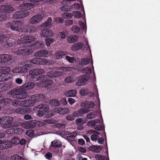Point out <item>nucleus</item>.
<instances>
[{"label": "nucleus", "mask_w": 160, "mask_h": 160, "mask_svg": "<svg viewBox=\"0 0 160 160\" xmlns=\"http://www.w3.org/2000/svg\"><path fill=\"white\" fill-rule=\"evenodd\" d=\"M77 135V133L76 132H73L70 135L67 136V139L68 140L70 141H74Z\"/></svg>", "instance_id": "58836bf2"}, {"label": "nucleus", "mask_w": 160, "mask_h": 160, "mask_svg": "<svg viewBox=\"0 0 160 160\" xmlns=\"http://www.w3.org/2000/svg\"><path fill=\"white\" fill-rule=\"evenodd\" d=\"M27 62L28 63L24 64V66L27 68H33L35 65H46L48 62L45 59L35 58L28 60Z\"/></svg>", "instance_id": "423d86ee"}, {"label": "nucleus", "mask_w": 160, "mask_h": 160, "mask_svg": "<svg viewBox=\"0 0 160 160\" xmlns=\"http://www.w3.org/2000/svg\"><path fill=\"white\" fill-rule=\"evenodd\" d=\"M40 35L44 37H52L53 35V33L51 30L48 29H44L41 31Z\"/></svg>", "instance_id": "a878e982"}, {"label": "nucleus", "mask_w": 160, "mask_h": 160, "mask_svg": "<svg viewBox=\"0 0 160 160\" xmlns=\"http://www.w3.org/2000/svg\"><path fill=\"white\" fill-rule=\"evenodd\" d=\"M32 52V51L30 49L23 48L16 51L15 53L19 56H27L31 54Z\"/></svg>", "instance_id": "a211bd4d"}, {"label": "nucleus", "mask_w": 160, "mask_h": 160, "mask_svg": "<svg viewBox=\"0 0 160 160\" xmlns=\"http://www.w3.org/2000/svg\"><path fill=\"white\" fill-rule=\"evenodd\" d=\"M35 40V38L33 36H27L23 38H20L17 40V43L19 44L31 43Z\"/></svg>", "instance_id": "f8f14e48"}, {"label": "nucleus", "mask_w": 160, "mask_h": 160, "mask_svg": "<svg viewBox=\"0 0 160 160\" xmlns=\"http://www.w3.org/2000/svg\"><path fill=\"white\" fill-rule=\"evenodd\" d=\"M10 71V68L7 67H1V82H3L4 80L6 81L9 78L5 76L8 74Z\"/></svg>", "instance_id": "4468645a"}, {"label": "nucleus", "mask_w": 160, "mask_h": 160, "mask_svg": "<svg viewBox=\"0 0 160 160\" xmlns=\"http://www.w3.org/2000/svg\"><path fill=\"white\" fill-rule=\"evenodd\" d=\"M44 73L43 70L40 68H35L30 70L29 72V75L31 76L33 80L34 77L35 78L38 75L42 74Z\"/></svg>", "instance_id": "f3484780"}, {"label": "nucleus", "mask_w": 160, "mask_h": 160, "mask_svg": "<svg viewBox=\"0 0 160 160\" xmlns=\"http://www.w3.org/2000/svg\"><path fill=\"white\" fill-rule=\"evenodd\" d=\"M96 115L94 113L90 112L87 115V118L88 119H92L95 118Z\"/></svg>", "instance_id": "09e8293b"}, {"label": "nucleus", "mask_w": 160, "mask_h": 160, "mask_svg": "<svg viewBox=\"0 0 160 160\" xmlns=\"http://www.w3.org/2000/svg\"><path fill=\"white\" fill-rule=\"evenodd\" d=\"M61 103L64 105H65L67 104L68 102L66 99L64 98H62L60 101Z\"/></svg>", "instance_id": "774afa93"}, {"label": "nucleus", "mask_w": 160, "mask_h": 160, "mask_svg": "<svg viewBox=\"0 0 160 160\" xmlns=\"http://www.w3.org/2000/svg\"><path fill=\"white\" fill-rule=\"evenodd\" d=\"M13 120L12 117L7 116L1 118V124L2 128H9L13 126L12 122Z\"/></svg>", "instance_id": "0eeeda50"}, {"label": "nucleus", "mask_w": 160, "mask_h": 160, "mask_svg": "<svg viewBox=\"0 0 160 160\" xmlns=\"http://www.w3.org/2000/svg\"><path fill=\"white\" fill-rule=\"evenodd\" d=\"M34 132L32 130H29L26 132V134L29 137H32L33 135Z\"/></svg>", "instance_id": "5fc2aeb1"}, {"label": "nucleus", "mask_w": 160, "mask_h": 160, "mask_svg": "<svg viewBox=\"0 0 160 160\" xmlns=\"http://www.w3.org/2000/svg\"><path fill=\"white\" fill-rule=\"evenodd\" d=\"M72 15H73L74 17L76 18H79L82 16V14L79 11H74L72 12Z\"/></svg>", "instance_id": "c03bdc74"}, {"label": "nucleus", "mask_w": 160, "mask_h": 160, "mask_svg": "<svg viewBox=\"0 0 160 160\" xmlns=\"http://www.w3.org/2000/svg\"><path fill=\"white\" fill-rule=\"evenodd\" d=\"M90 59L88 58H82L81 59L80 62V64L81 65H84L87 64L90 62Z\"/></svg>", "instance_id": "ea45409f"}, {"label": "nucleus", "mask_w": 160, "mask_h": 160, "mask_svg": "<svg viewBox=\"0 0 160 160\" xmlns=\"http://www.w3.org/2000/svg\"><path fill=\"white\" fill-rule=\"evenodd\" d=\"M67 53L68 52L66 51H59L55 53L54 57L57 59H61L63 56L67 55Z\"/></svg>", "instance_id": "7c9ffc66"}, {"label": "nucleus", "mask_w": 160, "mask_h": 160, "mask_svg": "<svg viewBox=\"0 0 160 160\" xmlns=\"http://www.w3.org/2000/svg\"><path fill=\"white\" fill-rule=\"evenodd\" d=\"M15 137H13L11 141L6 140H1V149L4 150L11 148L13 144H15Z\"/></svg>", "instance_id": "9d476101"}, {"label": "nucleus", "mask_w": 160, "mask_h": 160, "mask_svg": "<svg viewBox=\"0 0 160 160\" xmlns=\"http://www.w3.org/2000/svg\"><path fill=\"white\" fill-rule=\"evenodd\" d=\"M42 17L41 15H35L29 20V23L31 24H36L39 22L42 19Z\"/></svg>", "instance_id": "412c9836"}, {"label": "nucleus", "mask_w": 160, "mask_h": 160, "mask_svg": "<svg viewBox=\"0 0 160 160\" xmlns=\"http://www.w3.org/2000/svg\"><path fill=\"white\" fill-rule=\"evenodd\" d=\"M71 7L70 6H63L60 8V9L62 11H68L69 9L71 8Z\"/></svg>", "instance_id": "49530a36"}, {"label": "nucleus", "mask_w": 160, "mask_h": 160, "mask_svg": "<svg viewBox=\"0 0 160 160\" xmlns=\"http://www.w3.org/2000/svg\"><path fill=\"white\" fill-rule=\"evenodd\" d=\"M13 9L11 6L8 4L1 6V12L5 13H10L13 11Z\"/></svg>", "instance_id": "4be33fe9"}, {"label": "nucleus", "mask_w": 160, "mask_h": 160, "mask_svg": "<svg viewBox=\"0 0 160 160\" xmlns=\"http://www.w3.org/2000/svg\"><path fill=\"white\" fill-rule=\"evenodd\" d=\"M52 20V18L51 17H49L46 22L41 25V27L42 28L43 27L44 28H50L52 25V23H51Z\"/></svg>", "instance_id": "72a5a7b5"}, {"label": "nucleus", "mask_w": 160, "mask_h": 160, "mask_svg": "<svg viewBox=\"0 0 160 160\" xmlns=\"http://www.w3.org/2000/svg\"><path fill=\"white\" fill-rule=\"evenodd\" d=\"M54 40V39L52 38L47 39L46 40V44L47 47L50 46L51 43L53 42Z\"/></svg>", "instance_id": "8fccbe9b"}, {"label": "nucleus", "mask_w": 160, "mask_h": 160, "mask_svg": "<svg viewBox=\"0 0 160 160\" xmlns=\"http://www.w3.org/2000/svg\"><path fill=\"white\" fill-rule=\"evenodd\" d=\"M63 72L61 71H52L50 75H46L39 77L37 79L38 80H41L38 83L39 86L42 87H46L53 83L52 80L50 79L53 77H56L61 76Z\"/></svg>", "instance_id": "f257e3e1"}, {"label": "nucleus", "mask_w": 160, "mask_h": 160, "mask_svg": "<svg viewBox=\"0 0 160 160\" xmlns=\"http://www.w3.org/2000/svg\"><path fill=\"white\" fill-rule=\"evenodd\" d=\"M23 132V129L20 128H16L14 129V133L20 134Z\"/></svg>", "instance_id": "3c124183"}, {"label": "nucleus", "mask_w": 160, "mask_h": 160, "mask_svg": "<svg viewBox=\"0 0 160 160\" xmlns=\"http://www.w3.org/2000/svg\"><path fill=\"white\" fill-rule=\"evenodd\" d=\"M73 115H72L71 114L68 115L66 117V119L69 121H72L74 119V117Z\"/></svg>", "instance_id": "603ef678"}, {"label": "nucleus", "mask_w": 160, "mask_h": 160, "mask_svg": "<svg viewBox=\"0 0 160 160\" xmlns=\"http://www.w3.org/2000/svg\"><path fill=\"white\" fill-rule=\"evenodd\" d=\"M34 5L32 3H23L20 5V7L24 10L15 12L13 15V18L16 19L24 18L29 15L30 9L32 8Z\"/></svg>", "instance_id": "f03ea898"}, {"label": "nucleus", "mask_w": 160, "mask_h": 160, "mask_svg": "<svg viewBox=\"0 0 160 160\" xmlns=\"http://www.w3.org/2000/svg\"><path fill=\"white\" fill-rule=\"evenodd\" d=\"M50 103L53 107H54L58 106L60 105L58 100L55 99L50 100Z\"/></svg>", "instance_id": "a19ab883"}, {"label": "nucleus", "mask_w": 160, "mask_h": 160, "mask_svg": "<svg viewBox=\"0 0 160 160\" xmlns=\"http://www.w3.org/2000/svg\"><path fill=\"white\" fill-rule=\"evenodd\" d=\"M88 90L87 89L84 88L81 89L80 91V93L81 95L84 96H86L88 93Z\"/></svg>", "instance_id": "de8ad7c7"}, {"label": "nucleus", "mask_w": 160, "mask_h": 160, "mask_svg": "<svg viewBox=\"0 0 160 160\" xmlns=\"http://www.w3.org/2000/svg\"><path fill=\"white\" fill-rule=\"evenodd\" d=\"M14 44V41L11 40H9L8 37L1 35V44L5 48L12 46Z\"/></svg>", "instance_id": "1a4fd4ad"}, {"label": "nucleus", "mask_w": 160, "mask_h": 160, "mask_svg": "<svg viewBox=\"0 0 160 160\" xmlns=\"http://www.w3.org/2000/svg\"><path fill=\"white\" fill-rule=\"evenodd\" d=\"M11 84L10 83H1V92H4L9 89Z\"/></svg>", "instance_id": "473e14b6"}, {"label": "nucleus", "mask_w": 160, "mask_h": 160, "mask_svg": "<svg viewBox=\"0 0 160 160\" xmlns=\"http://www.w3.org/2000/svg\"><path fill=\"white\" fill-rule=\"evenodd\" d=\"M76 91L75 90H71L67 91L65 92V95L68 97H74L76 96Z\"/></svg>", "instance_id": "f704fd0d"}, {"label": "nucleus", "mask_w": 160, "mask_h": 160, "mask_svg": "<svg viewBox=\"0 0 160 160\" xmlns=\"http://www.w3.org/2000/svg\"><path fill=\"white\" fill-rule=\"evenodd\" d=\"M34 82H26L24 84L20 87L22 91H26L33 88L35 86Z\"/></svg>", "instance_id": "6ab92c4d"}, {"label": "nucleus", "mask_w": 160, "mask_h": 160, "mask_svg": "<svg viewBox=\"0 0 160 160\" xmlns=\"http://www.w3.org/2000/svg\"><path fill=\"white\" fill-rule=\"evenodd\" d=\"M64 21V19L61 17H57L54 18V22L57 23H62Z\"/></svg>", "instance_id": "a18cd8bd"}, {"label": "nucleus", "mask_w": 160, "mask_h": 160, "mask_svg": "<svg viewBox=\"0 0 160 160\" xmlns=\"http://www.w3.org/2000/svg\"><path fill=\"white\" fill-rule=\"evenodd\" d=\"M27 67L24 66V65L22 66H20L15 68H14L12 71L14 73H23L26 72L28 71Z\"/></svg>", "instance_id": "bb28decb"}, {"label": "nucleus", "mask_w": 160, "mask_h": 160, "mask_svg": "<svg viewBox=\"0 0 160 160\" xmlns=\"http://www.w3.org/2000/svg\"><path fill=\"white\" fill-rule=\"evenodd\" d=\"M36 120H30L27 122H25L24 124L25 126V128H32L35 127L36 125Z\"/></svg>", "instance_id": "c85d7f7f"}, {"label": "nucleus", "mask_w": 160, "mask_h": 160, "mask_svg": "<svg viewBox=\"0 0 160 160\" xmlns=\"http://www.w3.org/2000/svg\"><path fill=\"white\" fill-rule=\"evenodd\" d=\"M21 30L22 32L27 33H34L37 31V29L35 26L28 24H24L21 27Z\"/></svg>", "instance_id": "9b49d317"}, {"label": "nucleus", "mask_w": 160, "mask_h": 160, "mask_svg": "<svg viewBox=\"0 0 160 160\" xmlns=\"http://www.w3.org/2000/svg\"><path fill=\"white\" fill-rule=\"evenodd\" d=\"M78 36L76 35H71L68 38L67 41L70 43H74L78 40Z\"/></svg>", "instance_id": "e433bc0d"}, {"label": "nucleus", "mask_w": 160, "mask_h": 160, "mask_svg": "<svg viewBox=\"0 0 160 160\" xmlns=\"http://www.w3.org/2000/svg\"><path fill=\"white\" fill-rule=\"evenodd\" d=\"M95 158L98 160H105V157L103 156L97 154L95 156Z\"/></svg>", "instance_id": "6e6d98bb"}, {"label": "nucleus", "mask_w": 160, "mask_h": 160, "mask_svg": "<svg viewBox=\"0 0 160 160\" xmlns=\"http://www.w3.org/2000/svg\"><path fill=\"white\" fill-rule=\"evenodd\" d=\"M61 142L56 140L52 141L51 143V147H52V149L53 152L58 153L59 152V148L62 146Z\"/></svg>", "instance_id": "dca6fc26"}, {"label": "nucleus", "mask_w": 160, "mask_h": 160, "mask_svg": "<svg viewBox=\"0 0 160 160\" xmlns=\"http://www.w3.org/2000/svg\"><path fill=\"white\" fill-rule=\"evenodd\" d=\"M9 93L11 96L18 99H24L28 96L27 91H22L20 88H14L11 90Z\"/></svg>", "instance_id": "39448f33"}, {"label": "nucleus", "mask_w": 160, "mask_h": 160, "mask_svg": "<svg viewBox=\"0 0 160 160\" xmlns=\"http://www.w3.org/2000/svg\"><path fill=\"white\" fill-rule=\"evenodd\" d=\"M38 110L37 115L38 117H44L45 114V111L48 108V106L46 103L40 104L37 106V108Z\"/></svg>", "instance_id": "ddd939ff"}, {"label": "nucleus", "mask_w": 160, "mask_h": 160, "mask_svg": "<svg viewBox=\"0 0 160 160\" xmlns=\"http://www.w3.org/2000/svg\"><path fill=\"white\" fill-rule=\"evenodd\" d=\"M90 149L93 152L99 153L102 150V147L100 146H92L90 147Z\"/></svg>", "instance_id": "c9c22d12"}, {"label": "nucleus", "mask_w": 160, "mask_h": 160, "mask_svg": "<svg viewBox=\"0 0 160 160\" xmlns=\"http://www.w3.org/2000/svg\"><path fill=\"white\" fill-rule=\"evenodd\" d=\"M7 17V14L6 13H1V21H4Z\"/></svg>", "instance_id": "13d9d810"}, {"label": "nucleus", "mask_w": 160, "mask_h": 160, "mask_svg": "<svg viewBox=\"0 0 160 160\" xmlns=\"http://www.w3.org/2000/svg\"><path fill=\"white\" fill-rule=\"evenodd\" d=\"M12 59V57L8 54H1V62H3L5 64H8V62Z\"/></svg>", "instance_id": "5701e85b"}, {"label": "nucleus", "mask_w": 160, "mask_h": 160, "mask_svg": "<svg viewBox=\"0 0 160 160\" xmlns=\"http://www.w3.org/2000/svg\"><path fill=\"white\" fill-rule=\"evenodd\" d=\"M66 59L69 62H72L74 60L73 57H71L68 56H65Z\"/></svg>", "instance_id": "bf43d9fd"}, {"label": "nucleus", "mask_w": 160, "mask_h": 160, "mask_svg": "<svg viewBox=\"0 0 160 160\" xmlns=\"http://www.w3.org/2000/svg\"><path fill=\"white\" fill-rule=\"evenodd\" d=\"M82 73H85V74H83L79 76L76 82V84L78 86H81L84 85L89 79V74L91 72V70L89 67H86L82 70Z\"/></svg>", "instance_id": "20e7f679"}, {"label": "nucleus", "mask_w": 160, "mask_h": 160, "mask_svg": "<svg viewBox=\"0 0 160 160\" xmlns=\"http://www.w3.org/2000/svg\"><path fill=\"white\" fill-rule=\"evenodd\" d=\"M98 137V136L97 135L93 134L91 137V139L93 141H96Z\"/></svg>", "instance_id": "680f3d73"}, {"label": "nucleus", "mask_w": 160, "mask_h": 160, "mask_svg": "<svg viewBox=\"0 0 160 160\" xmlns=\"http://www.w3.org/2000/svg\"><path fill=\"white\" fill-rule=\"evenodd\" d=\"M36 125H37L39 127H42L45 126L46 124L45 122L40 121H36Z\"/></svg>", "instance_id": "4d7b16f0"}, {"label": "nucleus", "mask_w": 160, "mask_h": 160, "mask_svg": "<svg viewBox=\"0 0 160 160\" xmlns=\"http://www.w3.org/2000/svg\"><path fill=\"white\" fill-rule=\"evenodd\" d=\"M31 110L29 108L25 107H20L17 108L15 112L19 114H24L26 113H28L30 112Z\"/></svg>", "instance_id": "393cba45"}, {"label": "nucleus", "mask_w": 160, "mask_h": 160, "mask_svg": "<svg viewBox=\"0 0 160 160\" xmlns=\"http://www.w3.org/2000/svg\"><path fill=\"white\" fill-rule=\"evenodd\" d=\"M58 35L61 38L64 39L66 38V34L64 32H60L59 33Z\"/></svg>", "instance_id": "69168bd1"}, {"label": "nucleus", "mask_w": 160, "mask_h": 160, "mask_svg": "<svg viewBox=\"0 0 160 160\" xmlns=\"http://www.w3.org/2000/svg\"><path fill=\"white\" fill-rule=\"evenodd\" d=\"M4 103V104L8 105H13L14 106H17L19 104L20 101L16 99L13 101L9 98H6L4 99H1V105Z\"/></svg>", "instance_id": "2eb2a0df"}, {"label": "nucleus", "mask_w": 160, "mask_h": 160, "mask_svg": "<svg viewBox=\"0 0 160 160\" xmlns=\"http://www.w3.org/2000/svg\"><path fill=\"white\" fill-rule=\"evenodd\" d=\"M45 98L43 94H36L32 95L31 99L23 100L20 102L19 105L23 107H31L33 106L36 102L42 101Z\"/></svg>", "instance_id": "7ed1b4c3"}, {"label": "nucleus", "mask_w": 160, "mask_h": 160, "mask_svg": "<svg viewBox=\"0 0 160 160\" xmlns=\"http://www.w3.org/2000/svg\"><path fill=\"white\" fill-rule=\"evenodd\" d=\"M72 14L69 12H64L62 14V17L65 19H70L72 18Z\"/></svg>", "instance_id": "79ce46f5"}, {"label": "nucleus", "mask_w": 160, "mask_h": 160, "mask_svg": "<svg viewBox=\"0 0 160 160\" xmlns=\"http://www.w3.org/2000/svg\"><path fill=\"white\" fill-rule=\"evenodd\" d=\"M44 44L41 41H38L34 42L32 45V47L34 50H37L43 48Z\"/></svg>", "instance_id": "cd10ccee"}, {"label": "nucleus", "mask_w": 160, "mask_h": 160, "mask_svg": "<svg viewBox=\"0 0 160 160\" xmlns=\"http://www.w3.org/2000/svg\"><path fill=\"white\" fill-rule=\"evenodd\" d=\"M71 30L74 33H78L79 32L80 28L77 25H73L72 27Z\"/></svg>", "instance_id": "37998d69"}, {"label": "nucleus", "mask_w": 160, "mask_h": 160, "mask_svg": "<svg viewBox=\"0 0 160 160\" xmlns=\"http://www.w3.org/2000/svg\"><path fill=\"white\" fill-rule=\"evenodd\" d=\"M54 111L60 114H64L68 113L69 112V109L67 108H56Z\"/></svg>", "instance_id": "2f4dec72"}, {"label": "nucleus", "mask_w": 160, "mask_h": 160, "mask_svg": "<svg viewBox=\"0 0 160 160\" xmlns=\"http://www.w3.org/2000/svg\"><path fill=\"white\" fill-rule=\"evenodd\" d=\"M84 46V44L82 42H77L73 44L71 47V49L74 51H77L81 49Z\"/></svg>", "instance_id": "c756f323"}, {"label": "nucleus", "mask_w": 160, "mask_h": 160, "mask_svg": "<svg viewBox=\"0 0 160 160\" xmlns=\"http://www.w3.org/2000/svg\"><path fill=\"white\" fill-rule=\"evenodd\" d=\"M11 159L12 160H27L19 155L15 154L11 156Z\"/></svg>", "instance_id": "4c0bfd02"}, {"label": "nucleus", "mask_w": 160, "mask_h": 160, "mask_svg": "<svg viewBox=\"0 0 160 160\" xmlns=\"http://www.w3.org/2000/svg\"><path fill=\"white\" fill-rule=\"evenodd\" d=\"M72 7V8H75L76 10H78L80 8L79 4L78 3L73 4Z\"/></svg>", "instance_id": "338daca9"}, {"label": "nucleus", "mask_w": 160, "mask_h": 160, "mask_svg": "<svg viewBox=\"0 0 160 160\" xmlns=\"http://www.w3.org/2000/svg\"><path fill=\"white\" fill-rule=\"evenodd\" d=\"M72 81V78L71 76H67L65 80V82L67 83H71Z\"/></svg>", "instance_id": "864d4df0"}, {"label": "nucleus", "mask_w": 160, "mask_h": 160, "mask_svg": "<svg viewBox=\"0 0 160 160\" xmlns=\"http://www.w3.org/2000/svg\"><path fill=\"white\" fill-rule=\"evenodd\" d=\"M36 57L45 58L49 56L48 51L46 50H42L38 51L35 53Z\"/></svg>", "instance_id": "b1692460"}, {"label": "nucleus", "mask_w": 160, "mask_h": 160, "mask_svg": "<svg viewBox=\"0 0 160 160\" xmlns=\"http://www.w3.org/2000/svg\"><path fill=\"white\" fill-rule=\"evenodd\" d=\"M78 143L79 144L83 146L85 144V141L82 138L79 139L78 140Z\"/></svg>", "instance_id": "0e129e2a"}, {"label": "nucleus", "mask_w": 160, "mask_h": 160, "mask_svg": "<svg viewBox=\"0 0 160 160\" xmlns=\"http://www.w3.org/2000/svg\"><path fill=\"white\" fill-rule=\"evenodd\" d=\"M90 110L88 108H82L73 113L74 117H80L82 116L83 114L89 112Z\"/></svg>", "instance_id": "aec40b11"}, {"label": "nucleus", "mask_w": 160, "mask_h": 160, "mask_svg": "<svg viewBox=\"0 0 160 160\" xmlns=\"http://www.w3.org/2000/svg\"><path fill=\"white\" fill-rule=\"evenodd\" d=\"M24 119L26 120H29L32 119V118L30 115L26 114L24 115Z\"/></svg>", "instance_id": "e2e57ef3"}, {"label": "nucleus", "mask_w": 160, "mask_h": 160, "mask_svg": "<svg viewBox=\"0 0 160 160\" xmlns=\"http://www.w3.org/2000/svg\"><path fill=\"white\" fill-rule=\"evenodd\" d=\"M45 157L47 159L50 160L52 157V155L51 153L48 152L45 154Z\"/></svg>", "instance_id": "052dcab7"}, {"label": "nucleus", "mask_w": 160, "mask_h": 160, "mask_svg": "<svg viewBox=\"0 0 160 160\" xmlns=\"http://www.w3.org/2000/svg\"><path fill=\"white\" fill-rule=\"evenodd\" d=\"M22 24V22L17 21H12L6 24V26L8 28H10L13 31H16L18 32H20L21 28L20 27Z\"/></svg>", "instance_id": "6e6552de"}]
</instances>
